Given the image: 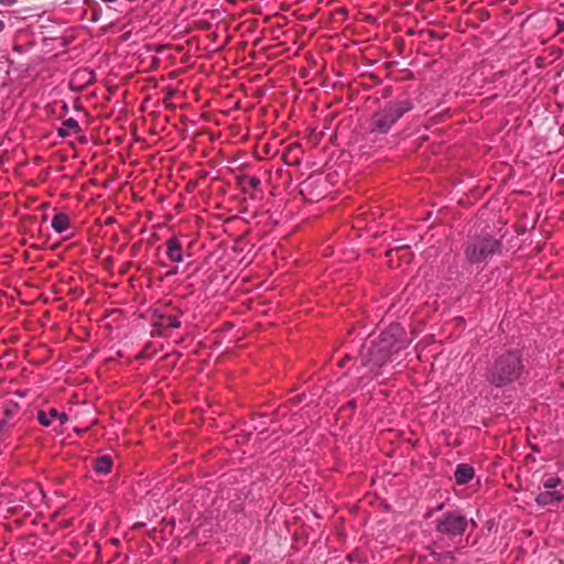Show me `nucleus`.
<instances>
[{"instance_id": "9", "label": "nucleus", "mask_w": 564, "mask_h": 564, "mask_svg": "<svg viewBox=\"0 0 564 564\" xmlns=\"http://www.w3.org/2000/svg\"><path fill=\"white\" fill-rule=\"evenodd\" d=\"M19 405L15 402H6L2 406V417L0 419V433H2L10 421L18 414Z\"/></svg>"}, {"instance_id": "21", "label": "nucleus", "mask_w": 564, "mask_h": 564, "mask_svg": "<svg viewBox=\"0 0 564 564\" xmlns=\"http://www.w3.org/2000/svg\"><path fill=\"white\" fill-rule=\"evenodd\" d=\"M433 556H434L435 558H438V560H440L443 555H442V554L434 553V554H433Z\"/></svg>"}, {"instance_id": "3", "label": "nucleus", "mask_w": 564, "mask_h": 564, "mask_svg": "<svg viewBox=\"0 0 564 564\" xmlns=\"http://www.w3.org/2000/svg\"><path fill=\"white\" fill-rule=\"evenodd\" d=\"M412 109V102L409 99L389 102L384 108L375 112L368 126L371 134H386L392 126L406 112Z\"/></svg>"}, {"instance_id": "10", "label": "nucleus", "mask_w": 564, "mask_h": 564, "mask_svg": "<svg viewBox=\"0 0 564 564\" xmlns=\"http://www.w3.org/2000/svg\"><path fill=\"white\" fill-rule=\"evenodd\" d=\"M388 263L390 267L394 265L395 260L404 261L405 263H410L412 259V254L408 247L402 246L397 248L395 250H389L387 252Z\"/></svg>"}, {"instance_id": "13", "label": "nucleus", "mask_w": 564, "mask_h": 564, "mask_svg": "<svg viewBox=\"0 0 564 564\" xmlns=\"http://www.w3.org/2000/svg\"><path fill=\"white\" fill-rule=\"evenodd\" d=\"M51 225L57 234H65L70 228V220L67 214H55Z\"/></svg>"}, {"instance_id": "20", "label": "nucleus", "mask_w": 564, "mask_h": 564, "mask_svg": "<svg viewBox=\"0 0 564 564\" xmlns=\"http://www.w3.org/2000/svg\"><path fill=\"white\" fill-rule=\"evenodd\" d=\"M444 556L449 557V558H453V554H452L451 552H446V553L444 554Z\"/></svg>"}, {"instance_id": "19", "label": "nucleus", "mask_w": 564, "mask_h": 564, "mask_svg": "<svg viewBox=\"0 0 564 564\" xmlns=\"http://www.w3.org/2000/svg\"><path fill=\"white\" fill-rule=\"evenodd\" d=\"M250 562V557L249 556H245L241 558V563L240 564H249Z\"/></svg>"}, {"instance_id": "8", "label": "nucleus", "mask_w": 564, "mask_h": 564, "mask_svg": "<svg viewBox=\"0 0 564 564\" xmlns=\"http://www.w3.org/2000/svg\"><path fill=\"white\" fill-rule=\"evenodd\" d=\"M37 420L45 427L51 426L55 420H57L59 426H62L68 421V415L65 412H59L52 408L47 412L40 410L37 412Z\"/></svg>"}, {"instance_id": "16", "label": "nucleus", "mask_w": 564, "mask_h": 564, "mask_svg": "<svg viewBox=\"0 0 564 564\" xmlns=\"http://www.w3.org/2000/svg\"><path fill=\"white\" fill-rule=\"evenodd\" d=\"M112 460L109 456H100L96 458L94 468L99 474H108L111 470Z\"/></svg>"}, {"instance_id": "11", "label": "nucleus", "mask_w": 564, "mask_h": 564, "mask_svg": "<svg viewBox=\"0 0 564 564\" xmlns=\"http://www.w3.org/2000/svg\"><path fill=\"white\" fill-rule=\"evenodd\" d=\"M166 254L169 259L173 262H182L183 261V250L182 245L177 240V238L173 237L166 242Z\"/></svg>"}, {"instance_id": "2", "label": "nucleus", "mask_w": 564, "mask_h": 564, "mask_svg": "<svg viewBox=\"0 0 564 564\" xmlns=\"http://www.w3.org/2000/svg\"><path fill=\"white\" fill-rule=\"evenodd\" d=\"M522 358L518 350H510L499 355L489 367L486 378L495 387L501 388L516 380L522 373Z\"/></svg>"}, {"instance_id": "1", "label": "nucleus", "mask_w": 564, "mask_h": 564, "mask_svg": "<svg viewBox=\"0 0 564 564\" xmlns=\"http://www.w3.org/2000/svg\"><path fill=\"white\" fill-rule=\"evenodd\" d=\"M404 335V329L399 324H391L379 337L368 338L360 350L361 365L376 373L393 354L408 346Z\"/></svg>"}, {"instance_id": "5", "label": "nucleus", "mask_w": 564, "mask_h": 564, "mask_svg": "<svg viewBox=\"0 0 564 564\" xmlns=\"http://www.w3.org/2000/svg\"><path fill=\"white\" fill-rule=\"evenodd\" d=\"M14 503L12 507H9V510L23 509L24 506L30 508H37L44 499V492L42 488L34 481L26 480L23 481L20 486H18L13 494Z\"/></svg>"}, {"instance_id": "14", "label": "nucleus", "mask_w": 564, "mask_h": 564, "mask_svg": "<svg viewBox=\"0 0 564 564\" xmlns=\"http://www.w3.org/2000/svg\"><path fill=\"white\" fill-rule=\"evenodd\" d=\"M80 131L79 123L74 118H68L63 121L62 127L58 129V134L63 138L68 137L70 134H76Z\"/></svg>"}, {"instance_id": "7", "label": "nucleus", "mask_w": 564, "mask_h": 564, "mask_svg": "<svg viewBox=\"0 0 564 564\" xmlns=\"http://www.w3.org/2000/svg\"><path fill=\"white\" fill-rule=\"evenodd\" d=\"M563 484L558 477H550L543 481L544 491L540 492L535 497V502L540 507H547L558 505L564 500V494L556 490L558 486Z\"/></svg>"}, {"instance_id": "15", "label": "nucleus", "mask_w": 564, "mask_h": 564, "mask_svg": "<svg viewBox=\"0 0 564 564\" xmlns=\"http://www.w3.org/2000/svg\"><path fill=\"white\" fill-rule=\"evenodd\" d=\"M238 185L245 193H250L260 185V180L256 176L242 175L238 177Z\"/></svg>"}, {"instance_id": "17", "label": "nucleus", "mask_w": 564, "mask_h": 564, "mask_svg": "<svg viewBox=\"0 0 564 564\" xmlns=\"http://www.w3.org/2000/svg\"><path fill=\"white\" fill-rule=\"evenodd\" d=\"M160 324L164 328H178L181 326L180 319L172 315L161 316Z\"/></svg>"}, {"instance_id": "23", "label": "nucleus", "mask_w": 564, "mask_h": 564, "mask_svg": "<svg viewBox=\"0 0 564 564\" xmlns=\"http://www.w3.org/2000/svg\"><path fill=\"white\" fill-rule=\"evenodd\" d=\"M46 219H47V216L44 214L43 221H45Z\"/></svg>"}, {"instance_id": "24", "label": "nucleus", "mask_w": 564, "mask_h": 564, "mask_svg": "<svg viewBox=\"0 0 564 564\" xmlns=\"http://www.w3.org/2000/svg\"><path fill=\"white\" fill-rule=\"evenodd\" d=\"M272 221L274 225H276L279 223V220H276V219H273Z\"/></svg>"}, {"instance_id": "6", "label": "nucleus", "mask_w": 564, "mask_h": 564, "mask_svg": "<svg viewBox=\"0 0 564 564\" xmlns=\"http://www.w3.org/2000/svg\"><path fill=\"white\" fill-rule=\"evenodd\" d=\"M468 527V520L465 516L449 511L436 520L435 530L437 533L449 539L464 535Z\"/></svg>"}, {"instance_id": "18", "label": "nucleus", "mask_w": 564, "mask_h": 564, "mask_svg": "<svg viewBox=\"0 0 564 564\" xmlns=\"http://www.w3.org/2000/svg\"><path fill=\"white\" fill-rule=\"evenodd\" d=\"M347 360H349V356H346L345 358H343V359L339 361L338 366H339V367H344V366H345V364L347 362Z\"/></svg>"}, {"instance_id": "12", "label": "nucleus", "mask_w": 564, "mask_h": 564, "mask_svg": "<svg viewBox=\"0 0 564 564\" xmlns=\"http://www.w3.org/2000/svg\"><path fill=\"white\" fill-rule=\"evenodd\" d=\"M475 476V470L470 465L459 464L455 470V480L458 485L468 484Z\"/></svg>"}, {"instance_id": "4", "label": "nucleus", "mask_w": 564, "mask_h": 564, "mask_svg": "<svg viewBox=\"0 0 564 564\" xmlns=\"http://www.w3.org/2000/svg\"><path fill=\"white\" fill-rule=\"evenodd\" d=\"M500 251L501 242L490 235L475 237L465 247V256L473 264L485 262Z\"/></svg>"}, {"instance_id": "22", "label": "nucleus", "mask_w": 564, "mask_h": 564, "mask_svg": "<svg viewBox=\"0 0 564 564\" xmlns=\"http://www.w3.org/2000/svg\"><path fill=\"white\" fill-rule=\"evenodd\" d=\"M112 221H113V219H112V218H109V219H107L105 223H106V224H111Z\"/></svg>"}]
</instances>
